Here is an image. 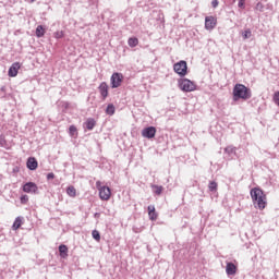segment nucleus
I'll return each mask as SVG.
<instances>
[{
	"label": "nucleus",
	"mask_w": 279,
	"mask_h": 279,
	"mask_svg": "<svg viewBox=\"0 0 279 279\" xmlns=\"http://www.w3.org/2000/svg\"><path fill=\"white\" fill-rule=\"evenodd\" d=\"M59 254H60L61 258H68L69 247H66V245H64V244H61L59 246Z\"/></svg>",
	"instance_id": "dca6fc26"
},
{
	"label": "nucleus",
	"mask_w": 279,
	"mask_h": 279,
	"mask_svg": "<svg viewBox=\"0 0 279 279\" xmlns=\"http://www.w3.org/2000/svg\"><path fill=\"white\" fill-rule=\"evenodd\" d=\"M66 194L69 195V197H76L77 195V190H75V186L70 185L66 189Z\"/></svg>",
	"instance_id": "a211bd4d"
},
{
	"label": "nucleus",
	"mask_w": 279,
	"mask_h": 279,
	"mask_svg": "<svg viewBox=\"0 0 279 279\" xmlns=\"http://www.w3.org/2000/svg\"><path fill=\"white\" fill-rule=\"evenodd\" d=\"M96 189L99 193L101 202H110V198L112 197V190H110L109 186L102 185L101 181H97Z\"/></svg>",
	"instance_id": "7ed1b4c3"
},
{
	"label": "nucleus",
	"mask_w": 279,
	"mask_h": 279,
	"mask_svg": "<svg viewBox=\"0 0 279 279\" xmlns=\"http://www.w3.org/2000/svg\"><path fill=\"white\" fill-rule=\"evenodd\" d=\"M23 226V218L17 217L15 218V221L13 222L12 230H19Z\"/></svg>",
	"instance_id": "6ab92c4d"
},
{
	"label": "nucleus",
	"mask_w": 279,
	"mask_h": 279,
	"mask_svg": "<svg viewBox=\"0 0 279 279\" xmlns=\"http://www.w3.org/2000/svg\"><path fill=\"white\" fill-rule=\"evenodd\" d=\"M29 202V197L27 195H22L21 196V204H27Z\"/></svg>",
	"instance_id": "c85d7f7f"
},
{
	"label": "nucleus",
	"mask_w": 279,
	"mask_h": 279,
	"mask_svg": "<svg viewBox=\"0 0 279 279\" xmlns=\"http://www.w3.org/2000/svg\"><path fill=\"white\" fill-rule=\"evenodd\" d=\"M111 88H119L123 84V75L119 72H114L111 75Z\"/></svg>",
	"instance_id": "423d86ee"
},
{
	"label": "nucleus",
	"mask_w": 279,
	"mask_h": 279,
	"mask_svg": "<svg viewBox=\"0 0 279 279\" xmlns=\"http://www.w3.org/2000/svg\"><path fill=\"white\" fill-rule=\"evenodd\" d=\"M95 125H97V121L93 118H88L86 121H85V128L86 130H94L95 129Z\"/></svg>",
	"instance_id": "2eb2a0df"
},
{
	"label": "nucleus",
	"mask_w": 279,
	"mask_h": 279,
	"mask_svg": "<svg viewBox=\"0 0 279 279\" xmlns=\"http://www.w3.org/2000/svg\"><path fill=\"white\" fill-rule=\"evenodd\" d=\"M128 45H129V47H136V46H138V38H136V37L129 38Z\"/></svg>",
	"instance_id": "412c9836"
},
{
	"label": "nucleus",
	"mask_w": 279,
	"mask_h": 279,
	"mask_svg": "<svg viewBox=\"0 0 279 279\" xmlns=\"http://www.w3.org/2000/svg\"><path fill=\"white\" fill-rule=\"evenodd\" d=\"M173 71L177 75H180V77H184L189 73V65L186 64V61L181 60L174 63Z\"/></svg>",
	"instance_id": "39448f33"
},
{
	"label": "nucleus",
	"mask_w": 279,
	"mask_h": 279,
	"mask_svg": "<svg viewBox=\"0 0 279 279\" xmlns=\"http://www.w3.org/2000/svg\"><path fill=\"white\" fill-rule=\"evenodd\" d=\"M238 8H241L242 10H245V0H240L238 3Z\"/></svg>",
	"instance_id": "c756f323"
},
{
	"label": "nucleus",
	"mask_w": 279,
	"mask_h": 279,
	"mask_svg": "<svg viewBox=\"0 0 279 279\" xmlns=\"http://www.w3.org/2000/svg\"><path fill=\"white\" fill-rule=\"evenodd\" d=\"M21 70V63L14 62L8 72L9 77H16L19 75V71Z\"/></svg>",
	"instance_id": "6e6552de"
},
{
	"label": "nucleus",
	"mask_w": 279,
	"mask_h": 279,
	"mask_svg": "<svg viewBox=\"0 0 279 279\" xmlns=\"http://www.w3.org/2000/svg\"><path fill=\"white\" fill-rule=\"evenodd\" d=\"M92 236H93V239H95V241H98V242L101 241V234H99V231H97V230H94L92 232Z\"/></svg>",
	"instance_id": "393cba45"
},
{
	"label": "nucleus",
	"mask_w": 279,
	"mask_h": 279,
	"mask_svg": "<svg viewBox=\"0 0 279 279\" xmlns=\"http://www.w3.org/2000/svg\"><path fill=\"white\" fill-rule=\"evenodd\" d=\"M148 217L150 221H156V219H158V214L156 213V207L154 205L148 206Z\"/></svg>",
	"instance_id": "4468645a"
},
{
	"label": "nucleus",
	"mask_w": 279,
	"mask_h": 279,
	"mask_svg": "<svg viewBox=\"0 0 279 279\" xmlns=\"http://www.w3.org/2000/svg\"><path fill=\"white\" fill-rule=\"evenodd\" d=\"M255 10H258L259 12H263V10H265V5H263L262 2H258L255 7Z\"/></svg>",
	"instance_id": "cd10ccee"
},
{
	"label": "nucleus",
	"mask_w": 279,
	"mask_h": 279,
	"mask_svg": "<svg viewBox=\"0 0 279 279\" xmlns=\"http://www.w3.org/2000/svg\"><path fill=\"white\" fill-rule=\"evenodd\" d=\"M211 5L213 8H217L219 5V0H213Z\"/></svg>",
	"instance_id": "2f4dec72"
},
{
	"label": "nucleus",
	"mask_w": 279,
	"mask_h": 279,
	"mask_svg": "<svg viewBox=\"0 0 279 279\" xmlns=\"http://www.w3.org/2000/svg\"><path fill=\"white\" fill-rule=\"evenodd\" d=\"M215 27H217V20L215 19V16H213V15L206 16L205 17V29L211 31V29H215Z\"/></svg>",
	"instance_id": "0eeeda50"
},
{
	"label": "nucleus",
	"mask_w": 279,
	"mask_h": 279,
	"mask_svg": "<svg viewBox=\"0 0 279 279\" xmlns=\"http://www.w3.org/2000/svg\"><path fill=\"white\" fill-rule=\"evenodd\" d=\"M98 90H99L102 99H106V97H108V83H106V82L100 83Z\"/></svg>",
	"instance_id": "ddd939ff"
},
{
	"label": "nucleus",
	"mask_w": 279,
	"mask_h": 279,
	"mask_svg": "<svg viewBox=\"0 0 279 279\" xmlns=\"http://www.w3.org/2000/svg\"><path fill=\"white\" fill-rule=\"evenodd\" d=\"M236 271H238L236 265H234L233 263H227V266H226L227 276H235Z\"/></svg>",
	"instance_id": "f8f14e48"
},
{
	"label": "nucleus",
	"mask_w": 279,
	"mask_h": 279,
	"mask_svg": "<svg viewBox=\"0 0 279 279\" xmlns=\"http://www.w3.org/2000/svg\"><path fill=\"white\" fill-rule=\"evenodd\" d=\"M179 88L183 90V93H193V90H196L197 85L189 78H181L179 80Z\"/></svg>",
	"instance_id": "20e7f679"
},
{
	"label": "nucleus",
	"mask_w": 279,
	"mask_h": 279,
	"mask_svg": "<svg viewBox=\"0 0 279 279\" xmlns=\"http://www.w3.org/2000/svg\"><path fill=\"white\" fill-rule=\"evenodd\" d=\"M151 189L156 195H162V191L165 190L162 185H151Z\"/></svg>",
	"instance_id": "aec40b11"
},
{
	"label": "nucleus",
	"mask_w": 279,
	"mask_h": 279,
	"mask_svg": "<svg viewBox=\"0 0 279 279\" xmlns=\"http://www.w3.org/2000/svg\"><path fill=\"white\" fill-rule=\"evenodd\" d=\"M116 109H114V105H108L107 109H106V113L109 114L110 117H112V114H114Z\"/></svg>",
	"instance_id": "5701e85b"
},
{
	"label": "nucleus",
	"mask_w": 279,
	"mask_h": 279,
	"mask_svg": "<svg viewBox=\"0 0 279 279\" xmlns=\"http://www.w3.org/2000/svg\"><path fill=\"white\" fill-rule=\"evenodd\" d=\"M54 38L57 39L64 38V31H57L54 33Z\"/></svg>",
	"instance_id": "bb28decb"
},
{
	"label": "nucleus",
	"mask_w": 279,
	"mask_h": 279,
	"mask_svg": "<svg viewBox=\"0 0 279 279\" xmlns=\"http://www.w3.org/2000/svg\"><path fill=\"white\" fill-rule=\"evenodd\" d=\"M53 178H56V174H53V172L47 174V180H53Z\"/></svg>",
	"instance_id": "7c9ffc66"
},
{
	"label": "nucleus",
	"mask_w": 279,
	"mask_h": 279,
	"mask_svg": "<svg viewBox=\"0 0 279 279\" xmlns=\"http://www.w3.org/2000/svg\"><path fill=\"white\" fill-rule=\"evenodd\" d=\"M142 136L144 138H154L156 136V129L154 126L145 128L142 131Z\"/></svg>",
	"instance_id": "1a4fd4ad"
},
{
	"label": "nucleus",
	"mask_w": 279,
	"mask_h": 279,
	"mask_svg": "<svg viewBox=\"0 0 279 279\" xmlns=\"http://www.w3.org/2000/svg\"><path fill=\"white\" fill-rule=\"evenodd\" d=\"M36 0H29L31 3H34Z\"/></svg>",
	"instance_id": "473e14b6"
},
{
	"label": "nucleus",
	"mask_w": 279,
	"mask_h": 279,
	"mask_svg": "<svg viewBox=\"0 0 279 279\" xmlns=\"http://www.w3.org/2000/svg\"><path fill=\"white\" fill-rule=\"evenodd\" d=\"M24 193H38V185L34 182L25 183L23 186Z\"/></svg>",
	"instance_id": "9d476101"
},
{
	"label": "nucleus",
	"mask_w": 279,
	"mask_h": 279,
	"mask_svg": "<svg viewBox=\"0 0 279 279\" xmlns=\"http://www.w3.org/2000/svg\"><path fill=\"white\" fill-rule=\"evenodd\" d=\"M46 32L47 31L45 29V26L38 25L36 27V36H37V38H43V36H45Z\"/></svg>",
	"instance_id": "f3484780"
},
{
	"label": "nucleus",
	"mask_w": 279,
	"mask_h": 279,
	"mask_svg": "<svg viewBox=\"0 0 279 279\" xmlns=\"http://www.w3.org/2000/svg\"><path fill=\"white\" fill-rule=\"evenodd\" d=\"M243 40H247V38H252V31L246 29L242 33Z\"/></svg>",
	"instance_id": "b1692460"
},
{
	"label": "nucleus",
	"mask_w": 279,
	"mask_h": 279,
	"mask_svg": "<svg viewBox=\"0 0 279 279\" xmlns=\"http://www.w3.org/2000/svg\"><path fill=\"white\" fill-rule=\"evenodd\" d=\"M217 186H218L217 182L211 181V182H209L208 189H209V191L215 192V191H217Z\"/></svg>",
	"instance_id": "a878e982"
},
{
	"label": "nucleus",
	"mask_w": 279,
	"mask_h": 279,
	"mask_svg": "<svg viewBox=\"0 0 279 279\" xmlns=\"http://www.w3.org/2000/svg\"><path fill=\"white\" fill-rule=\"evenodd\" d=\"M233 99L234 101H239V99H243L244 101L252 99V89L243 84H235L233 87Z\"/></svg>",
	"instance_id": "f03ea898"
},
{
	"label": "nucleus",
	"mask_w": 279,
	"mask_h": 279,
	"mask_svg": "<svg viewBox=\"0 0 279 279\" xmlns=\"http://www.w3.org/2000/svg\"><path fill=\"white\" fill-rule=\"evenodd\" d=\"M26 167H27V169H29L31 171H36V169H38V161H37L36 158H34V157H29V158L27 159Z\"/></svg>",
	"instance_id": "9b49d317"
},
{
	"label": "nucleus",
	"mask_w": 279,
	"mask_h": 279,
	"mask_svg": "<svg viewBox=\"0 0 279 279\" xmlns=\"http://www.w3.org/2000/svg\"><path fill=\"white\" fill-rule=\"evenodd\" d=\"M251 197L255 208H258V210H265V208H267V195L265 192H263V190L258 187L252 189Z\"/></svg>",
	"instance_id": "f257e3e1"
},
{
	"label": "nucleus",
	"mask_w": 279,
	"mask_h": 279,
	"mask_svg": "<svg viewBox=\"0 0 279 279\" xmlns=\"http://www.w3.org/2000/svg\"><path fill=\"white\" fill-rule=\"evenodd\" d=\"M69 134H70V136H77V126L76 125H70Z\"/></svg>",
	"instance_id": "4be33fe9"
}]
</instances>
